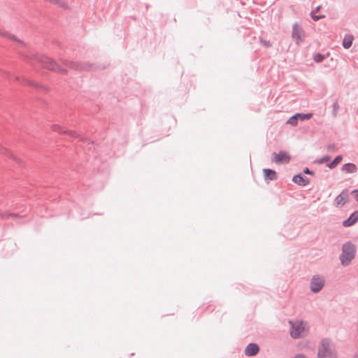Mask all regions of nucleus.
<instances>
[{
	"label": "nucleus",
	"instance_id": "nucleus-1",
	"mask_svg": "<svg viewBox=\"0 0 358 358\" xmlns=\"http://www.w3.org/2000/svg\"><path fill=\"white\" fill-rule=\"evenodd\" d=\"M24 57V59L33 66H34V62H36L41 64L42 67L51 71L61 74H67L68 73L67 69L62 67L56 61L48 56L30 53Z\"/></svg>",
	"mask_w": 358,
	"mask_h": 358
},
{
	"label": "nucleus",
	"instance_id": "nucleus-2",
	"mask_svg": "<svg viewBox=\"0 0 358 358\" xmlns=\"http://www.w3.org/2000/svg\"><path fill=\"white\" fill-rule=\"evenodd\" d=\"M60 62L64 66L76 71H97L105 69V66H99L90 62H73L65 59H61Z\"/></svg>",
	"mask_w": 358,
	"mask_h": 358
},
{
	"label": "nucleus",
	"instance_id": "nucleus-3",
	"mask_svg": "<svg viewBox=\"0 0 358 358\" xmlns=\"http://www.w3.org/2000/svg\"><path fill=\"white\" fill-rule=\"evenodd\" d=\"M356 254V247L351 241L344 243L342 246V253L339 259L343 266L350 264Z\"/></svg>",
	"mask_w": 358,
	"mask_h": 358
},
{
	"label": "nucleus",
	"instance_id": "nucleus-4",
	"mask_svg": "<svg viewBox=\"0 0 358 358\" xmlns=\"http://www.w3.org/2000/svg\"><path fill=\"white\" fill-rule=\"evenodd\" d=\"M317 358H338L331 339L326 338L321 341L318 346Z\"/></svg>",
	"mask_w": 358,
	"mask_h": 358
},
{
	"label": "nucleus",
	"instance_id": "nucleus-5",
	"mask_svg": "<svg viewBox=\"0 0 358 358\" xmlns=\"http://www.w3.org/2000/svg\"><path fill=\"white\" fill-rule=\"evenodd\" d=\"M52 129L53 131L57 132L61 134H66L71 138H77L79 141L87 143L88 145H93L94 142L91 141L89 138L81 136L77 134L76 131L72 130H66L62 128L60 125L52 124Z\"/></svg>",
	"mask_w": 358,
	"mask_h": 358
},
{
	"label": "nucleus",
	"instance_id": "nucleus-6",
	"mask_svg": "<svg viewBox=\"0 0 358 358\" xmlns=\"http://www.w3.org/2000/svg\"><path fill=\"white\" fill-rule=\"evenodd\" d=\"M292 38L297 45H300L305 41V31L302 26L297 22L294 23L292 26Z\"/></svg>",
	"mask_w": 358,
	"mask_h": 358
},
{
	"label": "nucleus",
	"instance_id": "nucleus-7",
	"mask_svg": "<svg viewBox=\"0 0 358 358\" xmlns=\"http://www.w3.org/2000/svg\"><path fill=\"white\" fill-rule=\"evenodd\" d=\"M2 74L8 80H11L14 78L15 80L16 81H20L22 84L28 85L36 89H41L43 90H46V87L38 83H36L34 80H29L27 78H23L22 80L19 76H13L11 73L6 71H2Z\"/></svg>",
	"mask_w": 358,
	"mask_h": 358
},
{
	"label": "nucleus",
	"instance_id": "nucleus-8",
	"mask_svg": "<svg viewBox=\"0 0 358 358\" xmlns=\"http://www.w3.org/2000/svg\"><path fill=\"white\" fill-rule=\"evenodd\" d=\"M289 323L291 325L289 332L290 336L294 339L303 337L302 333L304 330V327H303V322L301 320H297L294 322L293 321L289 320Z\"/></svg>",
	"mask_w": 358,
	"mask_h": 358
},
{
	"label": "nucleus",
	"instance_id": "nucleus-9",
	"mask_svg": "<svg viewBox=\"0 0 358 358\" xmlns=\"http://www.w3.org/2000/svg\"><path fill=\"white\" fill-rule=\"evenodd\" d=\"M325 280L320 275H314L310 282V289L313 293H318L324 286Z\"/></svg>",
	"mask_w": 358,
	"mask_h": 358
},
{
	"label": "nucleus",
	"instance_id": "nucleus-10",
	"mask_svg": "<svg viewBox=\"0 0 358 358\" xmlns=\"http://www.w3.org/2000/svg\"><path fill=\"white\" fill-rule=\"evenodd\" d=\"M350 201V192L345 188L335 198L334 206L336 208H341Z\"/></svg>",
	"mask_w": 358,
	"mask_h": 358
},
{
	"label": "nucleus",
	"instance_id": "nucleus-11",
	"mask_svg": "<svg viewBox=\"0 0 358 358\" xmlns=\"http://www.w3.org/2000/svg\"><path fill=\"white\" fill-rule=\"evenodd\" d=\"M313 113H298L293 115L292 117H290L286 123L289 124L292 126H296L299 120L304 121V120H310L313 117Z\"/></svg>",
	"mask_w": 358,
	"mask_h": 358
},
{
	"label": "nucleus",
	"instance_id": "nucleus-12",
	"mask_svg": "<svg viewBox=\"0 0 358 358\" xmlns=\"http://www.w3.org/2000/svg\"><path fill=\"white\" fill-rule=\"evenodd\" d=\"M291 157L285 151L280 150L278 153L272 154L271 161L276 164H288Z\"/></svg>",
	"mask_w": 358,
	"mask_h": 358
},
{
	"label": "nucleus",
	"instance_id": "nucleus-13",
	"mask_svg": "<svg viewBox=\"0 0 358 358\" xmlns=\"http://www.w3.org/2000/svg\"><path fill=\"white\" fill-rule=\"evenodd\" d=\"M263 176L264 180L268 183L269 181L275 180L278 179L277 172L271 169H264Z\"/></svg>",
	"mask_w": 358,
	"mask_h": 358
},
{
	"label": "nucleus",
	"instance_id": "nucleus-14",
	"mask_svg": "<svg viewBox=\"0 0 358 358\" xmlns=\"http://www.w3.org/2000/svg\"><path fill=\"white\" fill-rule=\"evenodd\" d=\"M292 181L301 187H305L310 183V179L303 176L301 173L294 175L292 178Z\"/></svg>",
	"mask_w": 358,
	"mask_h": 358
},
{
	"label": "nucleus",
	"instance_id": "nucleus-15",
	"mask_svg": "<svg viewBox=\"0 0 358 358\" xmlns=\"http://www.w3.org/2000/svg\"><path fill=\"white\" fill-rule=\"evenodd\" d=\"M259 351V346L255 343H249L245 349V355L248 357H253L257 355Z\"/></svg>",
	"mask_w": 358,
	"mask_h": 358
},
{
	"label": "nucleus",
	"instance_id": "nucleus-16",
	"mask_svg": "<svg viewBox=\"0 0 358 358\" xmlns=\"http://www.w3.org/2000/svg\"><path fill=\"white\" fill-rule=\"evenodd\" d=\"M358 222V210L354 211L348 219L343 222V226L349 227Z\"/></svg>",
	"mask_w": 358,
	"mask_h": 358
},
{
	"label": "nucleus",
	"instance_id": "nucleus-17",
	"mask_svg": "<svg viewBox=\"0 0 358 358\" xmlns=\"http://www.w3.org/2000/svg\"><path fill=\"white\" fill-rule=\"evenodd\" d=\"M216 308V306L213 301H210L208 303H203L199 308V310L201 311V313H213Z\"/></svg>",
	"mask_w": 358,
	"mask_h": 358
},
{
	"label": "nucleus",
	"instance_id": "nucleus-18",
	"mask_svg": "<svg viewBox=\"0 0 358 358\" xmlns=\"http://www.w3.org/2000/svg\"><path fill=\"white\" fill-rule=\"evenodd\" d=\"M0 35L8 38L13 41H16L20 43L22 47L26 48L27 45L22 41L17 38L15 35L9 34L8 31L4 30H0Z\"/></svg>",
	"mask_w": 358,
	"mask_h": 358
},
{
	"label": "nucleus",
	"instance_id": "nucleus-19",
	"mask_svg": "<svg viewBox=\"0 0 358 358\" xmlns=\"http://www.w3.org/2000/svg\"><path fill=\"white\" fill-rule=\"evenodd\" d=\"M341 169L342 171H345L347 173H356L358 170L356 164L350 162L344 164Z\"/></svg>",
	"mask_w": 358,
	"mask_h": 358
},
{
	"label": "nucleus",
	"instance_id": "nucleus-20",
	"mask_svg": "<svg viewBox=\"0 0 358 358\" xmlns=\"http://www.w3.org/2000/svg\"><path fill=\"white\" fill-rule=\"evenodd\" d=\"M354 40V36L351 34H346L343 41V47L345 49H349L352 45Z\"/></svg>",
	"mask_w": 358,
	"mask_h": 358
},
{
	"label": "nucleus",
	"instance_id": "nucleus-21",
	"mask_svg": "<svg viewBox=\"0 0 358 358\" xmlns=\"http://www.w3.org/2000/svg\"><path fill=\"white\" fill-rule=\"evenodd\" d=\"M8 217H12V218L15 219V218L21 217V216L17 213H9L8 211H3V212L0 211V219H1V220L6 219V220Z\"/></svg>",
	"mask_w": 358,
	"mask_h": 358
},
{
	"label": "nucleus",
	"instance_id": "nucleus-22",
	"mask_svg": "<svg viewBox=\"0 0 358 358\" xmlns=\"http://www.w3.org/2000/svg\"><path fill=\"white\" fill-rule=\"evenodd\" d=\"M343 159L342 155H337L331 162L327 164V166L330 169H333L338 166Z\"/></svg>",
	"mask_w": 358,
	"mask_h": 358
},
{
	"label": "nucleus",
	"instance_id": "nucleus-23",
	"mask_svg": "<svg viewBox=\"0 0 358 358\" xmlns=\"http://www.w3.org/2000/svg\"><path fill=\"white\" fill-rule=\"evenodd\" d=\"M0 152H1L2 154L12 158L14 161H15L17 163H20V160L17 158L16 157H15L11 152L10 151H9L7 148H3L2 146L0 145Z\"/></svg>",
	"mask_w": 358,
	"mask_h": 358
},
{
	"label": "nucleus",
	"instance_id": "nucleus-24",
	"mask_svg": "<svg viewBox=\"0 0 358 358\" xmlns=\"http://www.w3.org/2000/svg\"><path fill=\"white\" fill-rule=\"evenodd\" d=\"M332 111H331V116L335 118L338 115V110L340 109V105L338 103V99H336L334 101L332 106H331Z\"/></svg>",
	"mask_w": 358,
	"mask_h": 358
},
{
	"label": "nucleus",
	"instance_id": "nucleus-25",
	"mask_svg": "<svg viewBox=\"0 0 358 358\" xmlns=\"http://www.w3.org/2000/svg\"><path fill=\"white\" fill-rule=\"evenodd\" d=\"M329 55V53L327 55H322L320 52H317L313 55V60L317 63L322 62L324 59H326Z\"/></svg>",
	"mask_w": 358,
	"mask_h": 358
},
{
	"label": "nucleus",
	"instance_id": "nucleus-26",
	"mask_svg": "<svg viewBox=\"0 0 358 358\" xmlns=\"http://www.w3.org/2000/svg\"><path fill=\"white\" fill-rule=\"evenodd\" d=\"M331 157L329 155H324L321 158H317L314 161V163L321 164L324 162H327L330 160Z\"/></svg>",
	"mask_w": 358,
	"mask_h": 358
},
{
	"label": "nucleus",
	"instance_id": "nucleus-27",
	"mask_svg": "<svg viewBox=\"0 0 358 358\" xmlns=\"http://www.w3.org/2000/svg\"><path fill=\"white\" fill-rule=\"evenodd\" d=\"M310 17L314 21H318L320 19H322L325 17L324 15H316L315 13V11H311L310 13Z\"/></svg>",
	"mask_w": 358,
	"mask_h": 358
},
{
	"label": "nucleus",
	"instance_id": "nucleus-28",
	"mask_svg": "<svg viewBox=\"0 0 358 358\" xmlns=\"http://www.w3.org/2000/svg\"><path fill=\"white\" fill-rule=\"evenodd\" d=\"M259 41L266 48L271 47V42L269 41H266V40H265V39H264L262 38H259Z\"/></svg>",
	"mask_w": 358,
	"mask_h": 358
},
{
	"label": "nucleus",
	"instance_id": "nucleus-29",
	"mask_svg": "<svg viewBox=\"0 0 358 358\" xmlns=\"http://www.w3.org/2000/svg\"><path fill=\"white\" fill-rule=\"evenodd\" d=\"M303 173L307 175L314 176L315 173L312 170H310L309 168L306 167L303 170Z\"/></svg>",
	"mask_w": 358,
	"mask_h": 358
},
{
	"label": "nucleus",
	"instance_id": "nucleus-30",
	"mask_svg": "<svg viewBox=\"0 0 358 358\" xmlns=\"http://www.w3.org/2000/svg\"><path fill=\"white\" fill-rule=\"evenodd\" d=\"M351 194L355 196V200L358 202V189H354Z\"/></svg>",
	"mask_w": 358,
	"mask_h": 358
},
{
	"label": "nucleus",
	"instance_id": "nucleus-31",
	"mask_svg": "<svg viewBox=\"0 0 358 358\" xmlns=\"http://www.w3.org/2000/svg\"><path fill=\"white\" fill-rule=\"evenodd\" d=\"M294 358H307L303 354H297Z\"/></svg>",
	"mask_w": 358,
	"mask_h": 358
},
{
	"label": "nucleus",
	"instance_id": "nucleus-32",
	"mask_svg": "<svg viewBox=\"0 0 358 358\" xmlns=\"http://www.w3.org/2000/svg\"><path fill=\"white\" fill-rule=\"evenodd\" d=\"M335 148V145L334 144H329L328 146H327V149L329 150H334Z\"/></svg>",
	"mask_w": 358,
	"mask_h": 358
},
{
	"label": "nucleus",
	"instance_id": "nucleus-33",
	"mask_svg": "<svg viewBox=\"0 0 358 358\" xmlns=\"http://www.w3.org/2000/svg\"><path fill=\"white\" fill-rule=\"evenodd\" d=\"M320 6H317L315 10H314L313 11H315V13L316 14V13L320 10Z\"/></svg>",
	"mask_w": 358,
	"mask_h": 358
}]
</instances>
